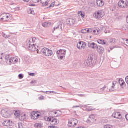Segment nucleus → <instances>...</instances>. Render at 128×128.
Returning <instances> with one entry per match:
<instances>
[{
  "mask_svg": "<svg viewBox=\"0 0 128 128\" xmlns=\"http://www.w3.org/2000/svg\"><path fill=\"white\" fill-rule=\"evenodd\" d=\"M36 38H32L29 40V46L28 47L29 50H32V52H36V50L38 52V48H40L42 46V44L40 41L38 40L36 44H34V42H36Z\"/></svg>",
  "mask_w": 128,
  "mask_h": 128,
  "instance_id": "obj_1",
  "label": "nucleus"
},
{
  "mask_svg": "<svg viewBox=\"0 0 128 128\" xmlns=\"http://www.w3.org/2000/svg\"><path fill=\"white\" fill-rule=\"evenodd\" d=\"M14 116H16V118H18L21 122H24L28 118V114L26 112H20L19 110H15L14 112Z\"/></svg>",
  "mask_w": 128,
  "mask_h": 128,
  "instance_id": "obj_2",
  "label": "nucleus"
},
{
  "mask_svg": "<svg viewBox=\"0 0 128 128\" xmlns=\"http://www.w3.org/2000/svg\"><path fill=\"white\" fill-rule=\"evenodd\" d=\"M1 114L4 118H10V116H12V112H10V110L8 108H5L2 110L1 111Z\"/></svg>",
  "mask_w": 128,
  "mask_h": 128,
  "instance_id": "obj_3",
  "label": "nucleus"
},
{
  "mask_svg": "<svg viewBox=\"0 0 128 128\" xmlns=\"http://www.w3.org/2000/svg\"><path fill=\"white\" fill-rule=\"evenodd\" d=\"M46 122H50L53 126H56L60 124V121L54 117H46L45 118Z\"/></svg>",
  "mask_w": 128,
  "mask_h": 128,
  "instance_id": "obj_4",
  "label": "nucleus"
},
{
  "mask_svg": "<svg viewBox=\"0 0 128 128\" xmlns=\"http://www.w3.org/2000/svg\"><path fill=\"white\" fill-rule=\"evenodd\" d=\"M41 54H43V56H52L53 54L52 50L46 48L42 49Z\"/></svg>",
  "mask_w": 128,
  "mask_h": 128,
  "instance_id": "obj_5",
  "label": "nucleus"
},
{
  "mask_svg": "<svg viewBox=\"0 0 128 128\" xmlns=\"http://www.w3.org/2000/svg\"><path fill=\"white\" fill-rule=\"evenodd\" d=\"M78 121L76 118L70 119L68 120V126L70 128H76V126H78Z\"/></svg>",
  "mask_w": 128,
  "mask_h": 128,
  "instance_id": "obj_6",
  "label": "nucleus"
},
{
  "mask_svg": "<svg viewBox=\"0 0 128 128\" xmlns=\"http://www.w3.org/2000/svg\"><path fill=\"white\" fill-rule=\"evenodd\" d=\"M10 18V14H3L0 16V22H6Z\"/></svg>",
  "mask_w": 128,
  "mask_h": 128,
  "instance_id": "obj_7",
  "label": "nucleus"
},
{
  "mask_svg": "<svg viewBox=\"0 0 128 128\" xmlns=\"http://www.w3.org/2000/svg\"><path fill=\"white\" fill-rule=\"evenodd\" d=\"M118 6L122 8H128V0H120L118 2Z\"/></svg>",
  "mask_w": 128,
  "mask_h": 128,
  "instance_id": "obj_8",
  "label": "nucleus"
},
{
  "mask_svg": "<svg viewBox=\"0 0 128 128\" xmlns=\"http://www.w3.org/2000/svg\"><path fill=\"white\" fill-rule=\"evenodd\" d=\"M66 50H60L57 51V56L58 58H60V60H62L66 56Z\"/></svg>",
  "mask_w": 128,
  "mask_h": 128,
  "instance_id": "obj_9",
  "label": "nucleus"
},
{
  "mask_svg": "<svg viewBox=\"0 0 128 128\" xmlns=\"http://www.w3.org/2000/svg\"><path fill=\"white\" fill-rule=\"evenodd\" d=\"M96 120H98V118L96 117V116L91 115L88 118L87 122L88 124H94Z\"/></svg>",
  "mask_w": 128,
  "mask_h": 128,
  "instance_id": "obj_10",
  "label": "nucleus"
},
{
  "mask_svg": "<svg viewBox=\"0 0 128 128\" xmlns=\"http://www.w3.org/2000/svg\"><path fill=\"white\" fill-rule=\"evenodd\" d=\"M96 18H102L104 16V13L102 11H98L94 14Z\"/></svg>",
  "mask_w": 128,
  "mask_h": 128,
  "instance_id": "obj_11",
  "label": "nucleus"
},
{
  "mask_svg": "<svg viewBox=\"0 0 128 128\" xmlns=\"http://www.w3.org/2000/svg\"><path fill=\"white\" fill-rule=\"evenodd\" d=\"M77 48L78 50H84L86 48V43L84 42H80L77 44Z\"/></svg>",
  "mask_w": 128,
  "mask_h": 128,
  "instance_id": "obj_12",
  "label": "nucleus"
},
{
  "mask_svg": "<svg viewBox=\"0 0 128 128\" xmlns=\"http://www.w3.org/2000/svg\"><path fill=\"white\" fill-rule=\"evenodd\" d=\"M18 62V59L16 58H10L8 62V64L12 66V64H16Z\"/></svg>",
  "mask_w": 128,
  "mask_h": 128,
  "instance_id": "obj_13",
  "label": "nucleus"
},
{
  "mask_svg": "<svg viewBox=\"0 0 128 128\" xmlns=\"http://www.w3.org/2000/svg\"><path fill=\"white\" fill-rule=\"evenodd\" d=\"M40 116V113L38 112H32V120H38Z\"/></svg>",
  "mask_w": 128,
  "mask_h": 128,
  "instance_id": "obj_14",
  "label": "nucleus"
},
{
  "mask_svg": "<svg viewBox=\"0 0 128 128\" xmlns=\"http://www.w3.org/2000/svg\"><path fill=\"white\" fill-rule=\"evenodd\" d=\"M4 124L5 126H12L14 124V122L10 120H6L4 122Z\"/></svg>",
  "mask_w": 128,
  "mask_h": 128,
  "instance_id": "obj_15",
  "label": "nucleus"
},
{
  "mask_svg": "<svg viewBox=\"0 0 128 128\" xmlns=\"http://www.w3.org/2000/svg\"><path fill=\"white\" fill-rule=\"evenodd\" d=\"M112 116L114 118L118 119L122 118V114L119 112H115L112 114Z\"/></svg>",
  "mask_w": 128,
  "mask_h": 128,
  "instance_id": "obj_16",
  "label": "nucleus"
},
{
  "mask_svg": "<svg viewBox=\"0 0 128 128\" xmlns=\"http://www.w3.org/2000/svg\"><path fill=\"white\" fill-rule=\"evenodd\" d=\"M50 0H40L42 6H48Z\"/></svg>",
  "mask_w": 128,
  "mask_h": 128,
  "instance_id": "obj_17",
  "label": "nucleus"
},
{
  "mask_svg": "<svg viewBox=\"0 0 128 128\" xmlns=\"http://www.w3.org/2000/svg\"><path fill=\"white\" fill-rule=\"evenodd\" d=\"M66 22L69 26H74V24H76V20L74 19H69L67 20Z\"/></svg>",
  "mask_w": 128,
  "mask_h": 128,
  "instance_id": "obj_18",
  "label": "nucleus"
},
{
  "mask_svg": "<svg viewBox=\"0 0 128 128\" xmlns=\"http://www.w3.org/2000/svg\"><path fill=\"white\" fill-rule=\"evenodd\" d=\"M88 46L90 48H92L93 50H98V45L95 43H90Z\"/></svg>",
  "mask_w": 128,
  "mask_h": 128,
  "instance_id": "obj_19",
  "label": "nucleus"
},
{
  "mask_svg": "<svg viewBox=\"0 0 128 128\" xmlns=\"http://www.w3.org/2000/svg\"><path fill=\"white\" fill-rule=\"evenodd\" d=\"M82 34H88L90 32H92V28H86L81 30Z\"/></svg>",
  "mask_w": 128,
  "mask_h": 128,
  "instance_id": "obj_20",
  "label": "nucleus"
},
{
  "mask_svg": "<svg viewBox=\"0 0 128 128\" xmlns=\"http://www.w3.org/2000/svg\"><path fill=\"white\" fill-rule=\"evenodd\" d=\"M51 114L52 116H58V114H60V111H52L51 112Z\"/></svg>",
  "mask_w": 128,
  "mask_h": 128,
  "instance_id": "obj_21",
  "label": "nucleus"
},
{
  "mask_svg": "<svg viewBox=\"0 0 128 128\" xmlns=\"http://www.w3.org/2000/svg\"><path fill=\"white\" fill-rule=\"evenodd\" d=\"M52 24L51 22H44L42 24V26H44V28H48L50 26H52Z\"/></svg>",
  "mask_w": 128,
  "mask_h": 128,
  "instance_id": "obj_22",
  "label": "nucleus"
},
{
  "mask_svg": "<svg viewBox=\"0 0 128 128\" xmlns=\"http://www.w3.org/2000/svg\"><path fill=\"white\" fill-rule=\"evenodd\" d=\"M78 16H81L82 18H84V16H86V13L80 11L78 12Z\"/></svg>",
  "mask_w": 128,
  "mask_h": 128,
  "instance_id": "obj_23",
  "label": "nucleus"
},
{
  "mask_svg": "<svg viewBox=\"0 0 128 128\" xmlns=\"http://www.w3.org/2000/svg\"><path fill=\"white\" fill-rule=\"evenodd\" d=\"M97 4L98 6H104V2L101 0H97Z\"/></svg>",
  "mask_w": 128,
  "mask_h": 128,
  "instance_id": "obj_24",
  "label": "nucleus"
},
{
  "mask_svg": "<svg viewBox=\"0 0 128 128\" xmlns=\"http://www.w3.org/2000/svg\"><path fill=\"white\" fill-rule=\"evenodd\" d=\"M98 52L100 54H104V48L102 46H99V48L98 46Z\"/></svg>",
  "mask_w": 128,
  "mask_h": 128,
  "instance_id": "obj_25",
  "label": "nucleus"
},
{
  "mask_svg": "<svg viewBox=\"0 0 128 128\" xmlns=\"http://www.w3.org/2000/svg\"><path fill=\"white\" fill-rule=\"evenodd\" d=\"M98 42L100 44H106V42H104V40H98Z\"/></svg>",
  "mask_w": 128,
  "mask_h": 128,
  "instance_id": "obj_26",
  "label": "nucleus"
},
{
  "mask_svg": "<svg viewBox=\"0 0 128 128\" xmlns=\"http://www.w3.org/2000/svg\"><path fill=\"white\" fill-rule=\"evenodd\" d=\"M119 84L120 86H124V84H126V82H124V80L121 79L119 80Z\"/></svg>",
  "mask_w": 128,
  "mask_h": 128,
  "instance_id": "obj_27",
  "label": "nucleus"
},
{
  "mask_svg": "<svg viewBox=\"0 0 128 128\" xmlns=\"http://www.w3.org/2000/svg\"><path fill=\"white\" fill-rule=\"evenodd\" d=\"M35 128H42V124H35Z\"/></svg>",
  "mask_w": 128,
  "mask_h": 128,
  "instance_id": "obj_28",
  "label": "nucleus"
},
{
  "mask_svg": "<svg viewBox=\"0 0 128 128\" xmlns=\"http://www.w3.org/2000/svg\"><path fill=\"white\" fill-rule=\"evenodd\" d=\"M10 56L6 55L5 56V59L6 60H10Z\"/></svg>",
  "mask_w": 128,
  "mask_h": 128,
  "instance_id": "obj_29",
  "label": "nucleus"
},
{
  "mask_svg": "<svg viewBox=\"0 0 128 128\" xmlns=\"http://www.w3.org/2000/svg\"><path fill=\"white\" fill-rule=\"evenodd\" d=\"M104 128H114V127L110 125H106L104 126Z\"/></svg>",
  "mask_w": 128,
  "mask_h": 128,
  "instance_id": "obj_30",
  "label": "nucleus"
},
{
  "mask_svg": "<svg viewBox=\"0 0 128 128\" xmlns=\"http://www.w3.org/2000/svg\"><path fill=\"white\" fill-rule=\"evenodd\" d=\"M41 0H32V2H34V4H38V2H40Z\"/></svg>",
  "mask_w": 128,
  "mask_h": 128,
  "instance_id": "obj_31",
  "label": "nucleus"
},
{
  "mask_svg": "<svg viewBox=\"0 0 128 128\" xmlns=\"http://www.w3.org/2000/svg\"><path fill=\"white\" fill-rule=\"evenodd\" d=\"M18 128H24V125H22V123H18Z\"/></svg>",
  "mask_w": 128,
  "mask_h": 128,
  "instance_id": "obj_32",
  "label": "nucleus"
},
{
  "mask_svg": "<svg viewBox=\"0 0 128 128\" xmlns=\"http://www.w3.org/2000/svg\"><path fill=\"white\" fill-rule=\"evenodd\" d=\"M4 58V54H0V60H2V58Z\"/></svg>",
  "mask_w": 128,
  "mask_h": 128,
  "instance_id": "obj_33",
  "label": "nucleus"
},
{
  "mask_svg": "<svg viewBox=\"0 0 128 128\" xmlns=\"http://www.w3.org/2000/svg\"><path fill=\"white\" fill-rule=\"evenodd\" d=\"M18 76L20 80H22V78H24V76H22V74H19Z\"/></svg>",
  "mask_w": 128,
  "mask_h": 128,
  "instance_id": "obj_34",
  "label": "nucleus"
},
{
  "mask_svg": "<svg viewBox=\"0 0 128 128\" xmlns=\"http://www.w3.org/2000/svg\"><path fill=\"white\" fill-rule=\"evenodd\" d=\"M97 33L96 34V35L100 34V30H96Z\"/></svg>",
  "mask_w": 128,
  "mask_h": 128,
  "instance_id": "obj_35",
  "label": "nucleus"
},
{
  "mask_svg": "<svg viewBox=\"0 0 128 128\" xmlns=\"http://www.w3.org/2000/svg\"><path fill=\"white\" fill-rule=\"evenodd\" d=\"M44 96H41L39 98V100H44Z\"/></svg>",
  "mask_w": 128,
  "mask_h": 128,
  "instance_id": "obj_36",
  "label": "nucleus"
},
{
  "mask_svg": "<svg viewBox=\"0 0 128 128\" xmlns=\"http://www.w3.org/2000/svg\"><path fill=\"white\" fill-rule=\"evenodd\" d=\"M54 3H52L50 6V8H54Z\"/></svg>",
  "mask_w": 128,
  "mask_h": 128,
  "instance_id": "obj_37",
  "label": "nucleus"
},
{
  "mask_svg": "<svg viewBox=\"0 0 128 128\" xmlns=\"http://www.w3.org/2000/svg\"><path fill=\"white\" fill-rule=\"evenodd\" d=\"M125 44L126 46H128V40H126L125 42Z\"/></svg>",
  "mask_w": 128,
  "mask_h": 128,
  "instance_id": "obj_38",
  "label": "nucleus"
},
{
  "mask_svg": "<svg viewBox=\"0 0 128 128\" xmlns=\"http://www.w3.org/2000/svg\"><path fill=\"white\" fill-rule=\"evenodd\" d=\"M126 84H128V76H127L126 78Z\"/></svg>",
  "mask_w": 128,
  "mask_h": 128,
  "instance_id": "obj_39",
  "label": "nucleus"
},
{
  "mask_svg": "<svg viewBox=\"0 0 128 128\" xmlns=\"http://www.w3.org/2000/svg\"><path fill=\"white\" fill-rule=\"evenodd\" d=\"M87 110H88V112H92V110H94V109H90L88 108Z\"/></svg>",
  "mask_w": 128,
  "mask_h": 128,
  "instance_id": "obj_40",
  "label": "nucleus"
},
{
  "mask_svg": "<svg viewBox=\"0 0 128 128\" xmlns=\"http://www.w3.org/2000/svg\"><path fill=\"white\" fill-rule=\"evenodd\" d=\"M23 2H29L30 0H22Z\"/></svg>",
  "mask_w": 128,
  "mask_h": 128,
  "instance_id": "obj_41",
  "label": "nucleus"
},
{
  "mask_svg": "<svg viewBox=\"0 0 128 128\" xmlns=\"http://www.w3.org/2000/svg\"><path fill=\"white\" fill-rule=\"evenodd\" d=\"M30 76H34V74L31 73L30 74Z\"/></svg>",
  "mask_w": 128,
  "mask_h": 128,
  "instance_id": "obj_42",
  "label": "nucleus"
},
{
  "mask_svg": "<svg viewBox=\"0 0 128 128\" xmlns=\"http://www.w3.org/2000/svg\"><path fill=\"white\" fill-rule=\"evenodd\" d=\"M117 84V82H113V85L114 86H116V84Z\"/></svg>",
  "mask_w": 128,
  "mask_h": 128,
  "instance_id": "obj_43",
  "label": "nucleus"
},
{
  "mask_svg": "<svg viewBox=\"0 0 128 128\" xmlns=\"http://www.w3.org/2000/svg\"><path fill=\"white\" fill-rule=\"evenodd\" d=\"M48 128H58L54 126H50Z\"/></svg>",
  "mask_w": 128,
  "mask_h": 128,
  "instance_id": "obj_44",
  "label": "nucleus"
},
{
  "mask_svg": "<svg viewBox=\"0 0 128 128\" xmlns=\"http://www.w3.org/2000/svg\"><path fill=\"white\" fill-rule=\"evenodd\" d=\"M126 120H128V114H126Z\"/></svg>",
  "mask_w": 128,
  "mask_h": 128,
  "instance_id": "obj_45",
  "label": "nucleus"
},
{
  "mask_svg": "<svg viewBox=\"0 0 128 128\" xmlns=\"http://www.w3.org/2000/svg\"><path fill=\"white\" fill-rule=\"evenodd\" d=\"M94 34H97L96 30H94Z\"/></svg>",
  "mask_w": 128,
  "mask_h": 128,
  "instance_id": "obj_46",
  "label": "nucleus"
},
{
  "mask_svg": "<svg viewBox=\"0 0 128 128\" xmlns=\"http://www.w3.org/2000/svg\"><path fill=\"white\" fill-rule=\"evenodd\" d=\"M50 94H52V92L53 94H54V92H52V91H50Z\"/></svg>",
  "mask_w": 128,
  "mask_h": 128,
  "instance_id": "obj_47",
  "label": "nucleus"
},
{
  "mask_svg": "<svg viewBox=\"0 0 128 128\" xmlns=\"http://www.w3.org/2000/svg\"><path fill=\"white\" fill-rule=\"evenodd\" d=\"M30 6H34V5L33 4V5H30Z\"/></svg>",
  "mask_w": 128,
  "mask_h": 128,
  "instance_id": "obj_48",
  "label": "nucleus"
},
{
  "mask_svg": "<svg viewBox=\"0 0 128 128\" xmlns=\"http://www.w3.org/2000/svg\"><path fill=\"white\" fill-rule=\"evenodd\" d=\"M54 30H56V28H54Z\"/></svg>",
  "mask_w": 128,
  "mask_h": 128,
  "instance_id": "obj_49",
  "label": "nucleus"
}]
</instances>
